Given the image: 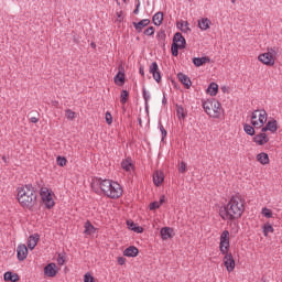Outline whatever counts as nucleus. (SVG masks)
I'll list each match as a JSON object with an SVG mask.
<instances>
[{
    "instance_id": "28",
    "label": "nucleus",
    "mask_w": 282,
    "mask_h": 282,
    "mask_svg": "<svg viewBox=\"0 0 282 282\" xmlns=\"http://www.w3.org/2000/svg\"><path fill=\"white\" fill-rule=\"evenodd\" d=\"M156 39L160 45L164 46V42L166 41V31H164V29H161L156 34Z\"/></svg>"
},
{
    "instance_id": "11",
    "label": "nucleus",
    "mask_w": 282,
    "mask_h": 282,
    "mask_svg": "<svg viewBox=\"0 0 282 282\" xmlns=\"http://www.w3.org/2000/svg\"><path fill=\"white\" fill-rule=\"evenodd\" d=\"M253 142L260 147H263V144H268V142H270V138H268L267 133H259L253 137Z\"/></svg>"
},
{
    "instance_id": "3",
    "label": "nucleus",
    "mask_w": 282,
    "mask_h": 282,
    "mask_svg": "<svg viewBox=\"0 0 282 282\" xmlns=\"http://www.w3.org/2000/svg\"><path fill=\"white\" fill-rule=\"evenodd\" d=\"M40 195L46 208H54V198H52V193L47 187H42L40 191Z\"/></svg>"
},
{
    "instance_id": "39",
    "label": "nucleus",
    "mask_w": 282,
    "mask_h": 282,
    "mask_svg": "<svg viewBox=\"0 0 282 282\" xmlns=\"http://www.w3.org/2000/svg\"><path fill=\"white\" fill-rule=\"evenodd\" d=\"M243 129H245V133H247V135H254V127L246 123L243 126Z\"/></svg>"
},
{
    "instance_id": "54",
    "label": "nucleus",
    "mask_w": 282,
    "mask_h": 282,
    "mask_svg": "<svg viewBox=\"0 0 282 282\" xmlns=\"http://www.w3.org/2000/svg\"><path fill=\"white\" fill-rule=\"evenodd\" d=\"M160 131L162 133V140H164V138H166V129H164V126H162V123H160Z\"/></svg>"
},
{
    "instance_id": "37",
    "label": "nucleus",
    "mask_w": 282,
    "mask_h": 282,
    "mask_svg": "<svg viewBox=\"0 0 282 282\" xmlns=\"http://www.w3.org/2000/svg\"><path fill=\"white\" fill-rule=\"evenodd\" d=\"M121 166L124 171H131V169H133V164L129 159H127L126 161H122Z\"/></svg>"
},
{
    "instance_id": "36",
    "label": "nucleus",
    "mask_w": 282,
    "mask_h": 282,
    "mask_svg": "<svg viewBox=\"0 0 282 282\" xmlns=\"http://www.w3.org/2000/svg\"><path fill=\"white\" fill-rule=\"evenodd\" d=\"M177 28H180L182 32H185V33L191 32V28L188 26V22L186 21L177 23Z\"/></svg>"
},
{
    "instance_id": "24",
    "label": "nucleus",
    "mask_w": 282,
    "mask_h": 282,
    "mask_svg": "<svg viewBox=\"0 0 282 282\" xmlns=\"http://www.w3.org/2000/svg\"><path fill=\"white\" fill-rule=\"evenodd\" d=\"M127 226L129 228V230H133V232H143V228L140 226H137L135 223H133V220H127Z\"/></svg>"
},
{
    "instance_id": "5",
    "label": "nucleus",
    "mask_w": 282,
    "mask_h": 282,
    "mask_svg": "<svg viewBox=\"0 0 282 282\" xmlns=\"http://www.w3.org/2000/svg\"><path fill=\"white\" fill-rule=\"evenodd\" d=\"M265 122H268V112L265 110H259L258 121H253L254 129H261Z\"/></svg>"
},
{
    "instance_id": "15",
    "label": "nucleus",
    "mask_w": 282,
    "mask_h": 282,
    "mask_svg": "<svg viewBox=\"0 0 282 282\" xmlns=\"http://www.w3.org/2000/svg\"><path fill=\"white\" fill-rule=\"evenodd\" d=\"M149 23H151L150 19H143L139 22H133L132 25L134 26L137 32H142V30H144V28H147V25H149Z\"/></svg>"
},
{
    "instance_id": "8",
    "label": "nucleus",
    "mask_w": 282,
    "mask_h": 282,
    "mask_svg": "<svg viewBox=\"0 0 282 282\" xmlns=\"http://www.w3.org/2000/svg\"><path fill=\"white\" fill-rule=\"evenodd\" d=\"M172 44L180 46L181 50H184L186 48V39H184V35H182V33L177 32L173 36Z\"/></svg>"
},
{
    "instance_id": "60",
    "label": "nucleus",
    "mask_w": 282,
    "mask_h": 282,
    "mask_svg": "<svg viewBox=\"0 0 282 282\" xmlns=\"http://www.w3.org/2000/svg\"><path fill=\"white\" fill-rule=\"evenodd\" d=\"M265 131H269L268 126L262 127V129H261V133H265Z\"/></svg>"
},
{
    "instance_id": "29",
    "label": "nucleus",
    "mask_w": 282,
    "mask_h": 282,
    "mask_svg": "<svg viewBox=\"0 0 282 282\" xmlns=\"http://www.w3.org/2000/svg\"><path fill=\"white\" fill-rule=\"evenodd\" d=\"M94 232H96V228L94 227V225H91V223L89 220L86 221L84 234L85 235H94Z\"/></svg>"
},
{
    "instance_id": "55",
    "label": "nucleus",
    "mask_w": 282,
    "mask_h": 282,
    "mask_svg": "<svg viewBox=\"0 0 282 282\" xmlns=\"http://www.w3.org/2000/svg\"><path fill=\"white\" fill-rule=\"evenodd\" d=\"M57 263H58V265H63L65 263V257L58 256Z\"/></svg>"
},
{
    "instance_id": "61",
    "label": "nucleus",
    "mask_w": 282,
    "mask_h": 282,
    "mask_svg": "<svg viewBox=\"0 0 282 282\" xmlns=\"http://www.w3.org/2000/svg\"><path fill=\"white\" fill-rule=\"evenodd\" d=\"M221 91H224V94H226V91H228V88L226 86H223Z\"/></svg>"
},
{
    "instance_id": "46",
    "label": "nucleus",
    "mask_w": 282,
    "mask_h": 282,
    "mask_svg": "<svg viewBox=\"0 0 282 282\" xmlns=\"http://www.w3.org/2000/svg\"><path fill=\"white\" fill-rule=\"evenodd\" d=\"M262 215L264 217H267V219H270V218H272V210L264 207V208H262Z\"/></svg>"
},
{
    "instance_id": "57",
    "label": "nucleus",
    "mask_w": 282,
    "mask_h": 282,
    "mask_svg": "<svg viewBox=\"0 0 282 282\" xmlns=\"http://www.w3.org/2000/svg\"><path fill=\"white\" fill-rule=\"evenodd\" d=\"M164 202H165V196L162 195V196L160 197V200L158 202V203H159V206H162V204H164Z\"/></svg>"
},
{
    "instance_id": "10",
    "label": "nucleus",
    "mask_w": 282,
    "mask_h": 282,
    "mask_svg": "<svg viewBox=\"0 0 282 282\" xmlns=\"http://www.w3.org/2000/svg\"><path fill=\"white\" fill-rule=\"evenodd\" d=\"M177 78L182 85H184L185 89H191L193 82H191V77L185 75L184 73H178Z\"/></svg>"
},
{
    "instance_id": "42",
    "label": "nucleus",
    "mask_w": 282,
    "mask_h": 282,
    "mask_svg": "<svg viewBox=\"0 0 282 282\" xmlns=\"http://www.w3.org/2000/svg\"><path fill=\"white\" fill-rule=\"evenodd\" d=\"M180 46H177V44H172L171 46V52H172V56H178L180 54Z\"/></svg>"
},
{
    "instance_id": "17",
    "label": "nucleus",
    "mask_w": 282,
    "mask_h": 282,
    "mask_svg": "<svg viewBox=\"0 0 282 282\" xmlns=\"http://www.w3.org/2000/svg\"><path fill=\"white\" fill-rule=\"evenodd\" d=\"M206 63H210V57H194L193 64L195 67H202V65H206Z\"/></svg>"
},
{
    "instance_id": "56",
    "label": "nucleus",
    "mask_w": 282,
    "mask_h": 282,
    "mask_svg": "<svg viewBox=\"0 0 282 282\" xmlns=\"http://www.w3.org/2000/svg\"><path fill=\"white\" fill-rule=\"evenodd\" d=\"M126 261H127V259H124V258H118L119 265H124Z\"/></svg>"
},
{
    "instance_id": "14",
    "label": "nucleus",
    "mask_w": 282,
    "mask_h": 282,
    "mask_svg": "<svg viewBox=\"0 0 282 282\" xmlns=\"http://www.w3.org/2000/svg\"><path fill=\"white\" fill-rule=\"evenodd\" d=\"M113 182H111L110 180H99L98 181V184H99V186H100V188H101V191H102V193H104V195H108L109 194V188L111 187V184H112Z\"/></svg>"
},
{
    "instance_id": "12",
    "label": "nucleus",
    "mask_w": 282,
    "mask_h": 282,
    "mask_svg": "<svg viewBox=\"0 0 282 282\" xmlns=\"http://www.w3.org/2000/svg\"><path fill=\"white\" fill-rule=\"evenodd\" d=\"M17 253L19 261H25L28 259V247L25 245L18 246Z\"/></svg>"
},
{
    "instance_id": "4",
    "label": "nucleus",
    "mask_w": 282,
    "mask_h": 282,
    "mask_svg": "<svg viewBox=\"0 0 282 282\" xmlns=\"http://www.w3.org/2000/svg\"><path fill=\"white\" fill-rule=\"evenodd\" d=\"M122 195V187H120V184L112 182L107 197H110L111 199H118V197H120Z\"/></svg>"
},
{
    "instance_id": "27",
    "label": "nucleus",
    "mask_w": 282,
    "mask_h": 282,
    "mask_svg": "<svg viewBox=\"0 0 282 282\" xmlns=\"http://www.w3.org/2000/svg\"><path fill=\"white\" fill-rule=\"evenodd\" d=\"M217 91H219V86L216 83L209 84L207 87V94H210L212 96H217Z\"/></svg>"
},
{
    "instance_id": "33",
    "label": "nucleus",
    "mask_w": 282,
    "mask_h": 282,
    "mask_svg": "<svg viewBox=\"0 0 282 282\" xmlns=\"http://www.w3.org/2000/svg\"><path fill=\"white\" fill-rule=\"evenodd\" d=\"M219 215H220L221 219H229L230 220V214H228L227 205L219 209Z\"/></svg>"
},
{
    "instance_id": "64",
    "label": "nucleus",
    "mask_w": 282,
    "mask_h": 282,
    "mask_svg": "<svg viewBox=\"0 0 282 282\" xmlns=\"http://www.w3.org/2000/svg\"><path fill=\"white\" fill-rule=\"evenodd\" d=\"M2 160L6 162V156H3Z\"/></svg>"
},
{
    "instance_id": "41",
    "label": "nucleus",
    "mask_w": 282,
    "mask_h": 282,
    "mask_svg": "<svg viewBox=\"0 0 282 282\" xmlns=\"http://www.w3.org/2000/svg\"><path fill=\"white\" fill-rule=\"evenodd\" d=\"M151 98V95L147 93V88H143V99L145 100V109L149 111V100Z\"/></svg>"
},
{
    "instance_id": "30",
    "label": "nucleus",
    "mask_w": 282,
    "mask_h": 282,
    "mask_svg": "<svg viewBox=\"0 0 282 282\" xmlns=\"http://www.w3.org/2000/svg\"><path fill=\"white\" fill-rule=\"evenodd\" d=\"M212 110H213V113H214V115H212V118H219V113L221 111L220 104L217 102V101L214 102Z\"/></svg>"
},
{
    "instance_id": "51",
    "label": "nucleus",
    "mask_w": 282,
    "mask_h": 282,
    "mask_svg": "<svg viewBox=\"0 0 282 282\" xmlns=\"http://www.w3.org/2000/svg\"><path fill=\"white\" fill-rule=\"evenodd\" d=\"M106 122L107 124H111V122H113V117L111 116V112H106Z\"/></svg>"
},
{
    "instance_id": "6",
    "label": "nucleus",
    "mask_w": 282,
    "mask_h": 282,
    "mask_svg": "<svg viewBox=\"0 0 282 282\" xmlns=\"http://www.w3.org/2000/svg\"><path fill=\"white\" fill-rule=\"evenodd\" d=\"M149 72L150 74H152L156 83H160L162 80V75L160 74V67L158 66V62H153L150 65Z\"/></svg>"
},
{
    "instance_id": "53",
    "label": "nucleus",
    "mask_w": 282,
    "mask_h": 282,
    "mask_svg": "<svg viewBox=\"0 0 282 282\" xmlns=\"http://www.w3.org/2000/svg\"><path fill=\"white\" fill-rule=\"evenodd\" d=\"M84 282H94V276H91L89 273H86L84 275Z\"/></svg>"
},
{
    "instance_id": "47",
    "label": "nucleus",
    "mask_w": 282,
    "mask_h": 282,
    "mask_svg": "<svg viewBox=\"0 0 282 282\" xmlns=\"http://www.w3.org/2000/svg\"><path fill=\"white\" fill-rule=\"evenodd\" d=\"M145 36H153V34H155V28L153 26H149L145 31H144Z\"/></svg>"
},
{
    "instance_id": "31",
    "label": "nucleus",
    "mask_w": 282,
    "mask_h": 282,
    "mask_svg": "<svg viewBox=\"0 0 282 282\" xmlns=\"http://www.w3.org/2000/svg\"><path fill=\"white\" fill-rule=\"evenodd\" d=\"M267 129H269V131L271 133H276L279 127L276 126V120H271L267 122Z\"/></svg>"
},
{
    "instance_id": "16",
    "label": "nucleus",
    "mask_w": 282,
    "mask_h": 282,
    "mask_svg": "<svg viewBox=\"0 0 282 282\" xmlns=\"http://www.w3.org/2000/svg\"><path fill=\"white\" fill-rule=\"evenodd\" d=\"M39 239H40L39 234L30 236L28 240V248L30 250H34V248H36V243H39Z\"/></svg>"
},
{
    "instance_id": "35",
    "label": "nucleus",
    "mask_w": 282,
    "mask_h": 282,
    "mask_svg": "<svg viewBox=\"0 0 282 282\" xmlns=\"http://www.w3.org/2000/svg\"><path fill=\"white\" fill-rule=\"evenodd\" d=\"M220 252L221 254H228V248H230V241L220 242Z\"/></svg>"
},
{
    "instance_id": "52",
    "label": "nucleus",
    "mask_w": 282,
    "mask_h": 282,
    "mask_svg": "<svg viewBox=\"0 0 282 282\" xmlns=\"http://www.w3.org/2000/svg\"><path fill=\"white\" fill-rule=\"evenodd\" d=\"M160 203L158 200L150 204V210H156V208H160Z\"/></svg>"
},
{
    "instance_id": "22",
    "label": "nucleus",
    "mask_w": 282,
    "mask_h": 282,
    "mask_svg": "<svg viewBox=\"0 0 282 282\" xmlns=\"http://www.w3.org/2000/svg\"><path fill=\"white\" fill-rule=\"evenodd\" d=\"M138 252H140L138 250L137 247L134 246H131V247H128L124 251H123V254L124 257H138Z\"/></svg>"
},
{
    "instance_id": "13",
    "label": "nucleus",
    "mask_w": 282,
    "mask_h": 282,
    "mask_svg": "<svg viewBox=\"0 0 282 282\" xmlns=\"http://www.w3.org/2000/svg\"><path fill=\"white\" fill-rule=\"evenodd\" d=\"M44 274H46V276H55L56 274H58V270H56V263H48L45 268H44Z\"/></svg>"
},
{
    "instance_id": "23",
    "label": "nucleus",
    "mask_w": 282,
    "mask_h": 282,
    "mask_svg": "<svg viewBox=\"0 0 282 282\" xmlns=\"http://www.w3.org/2000/svg\"><path fill=\"white\" fill-rule=\"evenodd\" d=\"M257 160L258 162H260V164H270V156H268V153L261 152L257 155Z\"/></svg>"
},
{
    "instance_id": "9",
    "label": "nucleus",
    "mask_w": 282,
    "mask_h": 282,
    "mask_svg": "<svg viewBox=\"0 0 282 282\" xmlns=\"http://www.w3.org/2000/svg\"><path fill=\"white\" fill-rule=\"evenodd\" d=\"M258 61H260V63H263V65H274V57H272V55H270L269 53L260 54Z\"/></svg>"
},
{
    "instance_id": "58",
    "label": "nucleus",
    "mask_w": 282,
    "mask_h": 282,
    "mask_svg": "<svg viewBox=\"0 0 282 282\" xmlns=\"http://www.w3.org/2000/svg\"><path fill=\"white\" fill-rule=\"evenodd\" d=\"M31 122H33V124H36V122H39V118H36V117H31Z\"/></svg>"
},
{
    "instance_id": "32",
    "label": "nucleus",
    "mask_w": 282,
    "mask_h": 282,
    "mask_svg": "<svg viewBox=\"0 0 282 282\" xmlns=\"http://www.w3.org/2000/svg\"><path fill=\"white\" fill-rule=\"evenodd\" d=\"M176 116L178 120H184V118H186V111H184V107L176 105Z\"/></svg>"
},
{
    "instance_id": "2",
    "label": "nucleus",
    "mask_w": 282,
    "mask_h": 282,
    "mask_svg": "<svg viewBox=\"0 0 282 282\" xmlns=\"http://www.w3.org/2000/svg\"><path fill=\"white\" fill-rule=\"evenodd\" d=\"M227 210L230 217V221H232L234 219H239V217L243 215L246 208L243 207V202L241 198L239 196H234L227 204Z\"/></svg>"
},
{
    "instance_id": "49",
    "label": "nucleus",
    "mask_w": 282,
    "mask_h": 282,
    "mask_svg": "<svg viewBox=\"0 0 282 282\" xmlns=\"http://www.w3.org/2000/svg\"><path fill=\"white\" fill-rule=\"evenodd\" d=\"M259 118V110H254L251 115V124H253V122H258L257 119Z\"/></svg>"
},
{
    "instance_id": "1",
    "label": "nucleus",
    "mask_w": 282,
    "mask_h": 282,
    "mask_svg": "<svg viewBox=\"0 0 282 282\" xmlns=\"http://www.w3.org/2000/svg\"><path fill=\"white\" fill-rule=\"evenodd\" d=\"M18 200L23 208H34L36 205V191L32 185H25L18 188Z\"/></svg>"
},
{
    "instance_id": "48",
    "label": "nucleus",
    "mask_w": 282,
    "mask_h": 282,
    "mask_svg": "<svg viewBox=\"0 0 282 282\" xmlns=\"http://www.w3.org/2000/svg\"><path fill=\"white\" fill-rule=\"evenodd\" d=\"M66 118H67L68 120H74V118H76V112H74V111H72V110H69V109H67V110H66Z\"/></svg>"
},
{
    "instance_id": "18",
    "label": "nucleus",
    "mask_w": 282,
    "mask_h": 282,
    "mask_svg": "<svg viewBox=\"0 0 282 282\" xmlns=\"http://www.w3.org/2000/svg\"><path fill=\"white\" fill-rule=\"evenodd\" d=\"M161 237L163 240L171 239L173 237V229L170 227H163L161 229Z\"/></svg>"
},
{
    "instance_id": "20",
    "label": "nucleus",
    "mask_w": 282,
    "mask_h": 282,
    "mask_svg": "<svg viewBox=\"0 0 282 282\" xmlns=\"http://www.w3.org/2000/svg\"><path fill=\"white\" fill-rule=\"evenodd\" d=\"M3 278H4V281H7V282H18L19 281V274L13 273L11 271L6 272Z\"/></svg>"
},
{
    "instance_id": "26",
    "label": "nucleus",
    "mask_w": 282,
    "mask_h": 282,
    "mask_svg": "<svg viewBox=\"0 0 282 282\" xmlns=\"http://www.w3.org/2000/svg\"><path fill=\"white\" fill-rule=\"evenodd\" d=\"M203 109L206 112L207 116L213 117L214 112H213V102L210 101H205L203 102Z\"/></svg>"
},
{
    "instance_id": "45",
    "label": "nucleus",
    "mask_w": 282,
    "mask_h": 282,
    "mask_svg": "<svg viewBox=\"0 0 282 282\" xmlns=\"http://www.w3.org/2000/svg\"><path fill=\"white\" fill-rule=\"evenodd\" d=\"M270 54V56H272V58H274V56H276V54H279V48L276 47H270L268 48V52Z\"/></svg>"
},
{
    "instance_id": "40",
    "label": "nucleus",
    "mask_w": 282,
    "mask_h": 282,
    "mask_svg": "<svg viewBox=\"0 0 282 282\" xmlns=\"http://www.w3.org/2000/svg\"><path fill=\"white\" fill-rule=\"evenodd\" d=\"M230 241V232L228 230L223 231L220 236V242Z\"/></svg>"
},
{
    "instance_id": "44",
    "label": "nucleus",
    "mask_w": 282,
    "mask_h": 282,
    "mask_svg": "<svg viewBox=\"0 0 282 282\" xmlns=\"http://www.w3.org/2000/svg\"><path fill=\"white\" fill-rule=\"evenodd\" d=\"M127 100H129V91L122 90L121 91V102H122V105H124L127 102Z\"/></svg>"
},
{
    "instance_id": "43",
    "label": "nucleus",
    "mask_w": 282,
    "mask_h": 282,
    "mask_svg": "<svg viewBox=\"0 0 282 282\" xmlns=\"http://www.w3.org/2000/svg\"><path fill=\"white\" fill-rule=\"evenodd\" d=\"M56 162L58 166H65L67 164V159L65 156H57Z\"/></svg>"
},
{
    "instance_id": "21",
    "label": "nucleus",
    "mask_w": 282,
    "mask_h": 282,
    "mask_svg": "<svg viewBox=\"0 0 282 282\" xmlns=\"http://www.w3.org/2000/svg\"><path fill=\"white\" fill-rule=\"evenodd\" d=\"M210 20L208 18H203L198 20V28L199 30L206 31L210 28Z\"/></svg>"
},
{
    "instance_id": "62",
    "label": "nucleus",
    "mask_w": 282,
    "mask_h": 282,
    "mask_svg": "<svg viewBox=\"0 0 282 282\" xmlns=\"http://www.w3.org/2000/svg\"><path fill=\"white\" fill-rule=\"evenodd\" d=\"M139 8H140V4H138V6H137V8H135V10L133 11V12H134V14H138V12H139Z\"/></svg>"
},
{
    "instance_id": "25",
    "label": "nucleus",
    "mask_w": 282,
    "mask_h": 282,
    "mask_svg": "<svg viewBox=\"0 0 282 282\" xmlns=\"http://www.w3.org/2000/svg\"><path fill=\"white\" fill-rule=\"evenodd\" d=\"M152 21L154 25H162V21H164V13L158 12L153 15Z\"/></svg>"
},
{
    "instance_id": "50",
    "label": "nucleus",
    "mask_w": 282,
    "mask_h": 282,
    "mask_svg": "<svg viewBox=\"0 0 282 282\" xmlns=\"http://www.w3.org/2000/svg\"><path fill=\"white\" fill-rule=\"evenodd\" d=\"M178 173H186V163L184 161L178 165Z\"/></svg>"
},
{
    "instance_id": "63",
    "label": "nucleus",
    "mask_w": 282,
    "mask_h": 282,
    "mask_svg": "<svg viewBox=\"0 0 282 282\" xmlns=\"http://www.w3.org/2000/svg\"><path fill=\"white\" fill-rule=\"evenodd\" d=\"M163 105H166V97L163 96V100H162Z\"/></svg>"
},
{
    "instance_id": "19",
    "label": "nucleus",
    "mask_w": 282,
    "mask_h": 282,
    "mask_svg": "<svg viewBox=\"0 0 282 282\" xmlns=\"http://www.w3.org/2000/svg\"><path fill=\"white\" fill-rule=\"evenodd\" d=\"M153 182L155 186H160L162 184V182H164V173L156 171L153 174Z\"/></svg>"
},
{
    "instance_id": "59",
    "label": "nucleus",
    "mask_w": 282,
    "mask_h": 282,
    "mask_svg": "<svg viewBox=\"0 0 282 282\" xmlns=\"http://www.w3.org/2000/svg\"><path fill=\"white\" fill-rule=\"evenodd\" d=\"M139 74H141V76H144V66H140Z\"/></svg>"
},
{
    "instance_id": "38",
    "label": "nucleus",
    "mask_w": 282,
    "mask_h": 282,
    "mask_svg": "<svg viewBox=\"0 0 282 282\" xmlns=\"http://www.w3.org/2000/svg\"><path fill=\"white\" fill-rule=\"evenodd\" d=\"M269 232H274V227H272V225L267 223L263 226V235H264V237H268Z\"/></svg>"
},
{
    "instance_id": "34",
    "label": "nucleus",
    "mask_w": 282,
    "mask_h": 282,
    "mask_svg": "<svg viewBox=\"0 0 282 282\" xmlns=\"http://www.w3.org/2000/svg\"><path fill=\"white\" fill-rule=\"evenodd\" d=\"M116 85H122L124 83V73L120 72L115 76Z\"/></svg>"
},
{
    "instance_id": "7",
    "label": "nucleus",
    "mask_w": 282,
    "mask_h": 282,
    "mask_svg": "<svg viewBox=\"0 0 282 282\" xmlns=\"http://www.w3.org/2000/svg\"><path fill=\"white\" fill-rule=\"evenodd\" d=\"M224 264L227 271L232 272L235 270V258H232V253L225 254Z\"/></svg>"
}]
</instances>
